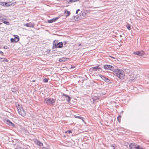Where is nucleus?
Wrapping results in <instances>:
<instances>
[{"instance_id":"nucleus-37","label":"nucleus","mask_w":149,"mask_h":149,"mask_svg":"<svg viewBox=\"0 0 149 149\" xmlns=\"http://www.w3.org/2000/svg\"><path fill=\"white\" fill-rule=\"evenodd\" d=\"M66 43H67V42H66V41H65V42H64V44H65H65Z\"/></svg>"},{"instance_id":"nucleus-24","label":"nucleus","mask_w":149,"mask_h":149,"mask_svg":"<svg viewBox=\"0 0 149 149\" xmlns=\"http://www.w3.org/2000/svg\"><path fill=\"white\" fill-rule=\"evenodd\" d=\"M121 118V116L120 115H119L117 117V120L119 123L120 122Z\"/></svg>"},{"instance_id":"nucleus-15","label":"nucleus","mask_w":149,"mask_h":149,"mask_svg":"<svg viewBox=\"0 0 149 149\" xmlns=\"http://www.w3.org/2000/svg\"><path fill=\"white\" fill-rule=\"evenodd\" d=\"M65 14H67V15H65V16L66 17H68V16L70 14V11H67L66 10H65Z\"/></svg>"},{"instance_id":"nucleus-11","label":"nucleus","mask_w":149,"mask_h":149,"mask_svg":"<svg viewBox=\"0 0 149 149\" xmlns=\"http://www.w3.org/2000/svg\"><path fill=\"white\" fill-rule=\"evenodd\" d=\"M63 96H65L66 98H67L66 100L68 102H69L70 101L71 98L68 95L65 94L64 93H63Z\"/></svg>"},{"instance_id":"nucleus-43","label":"nucleus","mask_w":149,"mask_h":149,"mask_svg":"<svg viewBox=\"0 0 149 149\" xmlns=\"http://www.w3.org/2000/svg\"><path fill=\"white\" fill-rule=\"evenodd\" d=\"M45 149H49V148H45Z\"/></svg>"},{"instance_id":"nucleus-28","label":"nucleus","mask_w":149,"mask_h":149,"mask_svg":"<svg viewBox=\"0 0 149 149\" xmlns=\"http://www.w3.org/2000/svg\"><path fill=\"white\" fill-rule=\"evenodd\" d=\"M31 24L30 23H27L26 24V26L27 27H31Z\"/></svg>"},{"instance_id":"nucleus-19","label":"nucleus","mask_w":149,"mask_h":149,"mask_svg":"<svg viewBox=\"0 0 149 149\" xmlns=\"http://www.w3.org/2000/svg\"><path fill=\"white\" fill-rule=\"evenodd\" d=\"M37 145L40 146H42L43 145L42 143L38 141H37Z\"/></svg>"},{"instance_id":"nucleus-13","label":"nucleus","mask_w":149,"mask_h":149,"mask_svg":"<svg viewBox=\"0 0 149 149\" xmlns=\"http://www.w3.org/2000/svg\"><path fill=\"white\" fill-rule=\"evenodd\" d=\"M7 18L5 16L3 15H1V16H0V20H1L3 22Z\"/></svg>"},{"instance_id":"nucleus-38","label":"nucleus","mask_w":149,"mask_h":149,"mask_svg":"<svg viewBox=\"0 0 149 149\" xmlns=\"http://www.w3.org/2000/svg\"><path fill=\"white\" fill-rule=\"evenodd\" d=\"M81 45V44H79L78 45V46H80Z\"/></svg>"},{"instance_id":"nucleus-40","label":"nucleus","mask_w":149,"mask_h":149,"mask_svg":"<svg viewBox=\"0 0 149 149\" xmlns=\"http://www.w3.org/2000/svg\"><path fill=\"white\" fill-rule=\"evenodd\" d=\"M3 48H4V49H6V48H5V46L3 47Z\"/></svg>"},{"instance_id":"nucleus-21","label":"nucleus","mask_w":149,"mask_h":149,"mask_svg":"<svg viewBox=\"0 0 149 149\" xmlns=\"http://www.w3.org/2000/svg\"><path fill=\"white\" fill-rule=\"evenodd\" d=\"M135 149H143V148L140 146L138 145L137 146H136Z\"/></svg>"},{"instance_id":"nucleus-1","label":"nucleus","mask_w":149,"mask_h":149,"mask_svg":"<svg viewBox=\"0 0 149 149\" xmlns=\"http://www.w3.org/2000/svg\"><path fill=\"white\" fill-rule=\"evenodd\" d=\"M114 72L116 74V76L118 78L120 79H124L125 72L123 70L116 68Z\"/></svg>"},{"instance_id":"nucleus-10","label":"nucleus","mask_w":149,"mask_h":149,"mask_svg":"<svg viewBox=\"0 0 149 149\" xmlns=\"http://www.w3.org/2000/svg\"><path fill=\"white\" fill-rule=\"evenodd\" d=\"M136 145L135 143H131L129 146V148L131 149H135Z\"/></svg>"},{"instance_id":"nucleus-5","label":"nucleus","mask_w":149,"mask_h":149,"mask_svg":"<svg viewBox=\"0 0 149 149\" xmlns=\"http://www.w3.org/2000/svg\"><path fill=\"white\" fill-rule=\"evenodd\" d=\"M133 54L139 56H142L144 54V52L143 51H138L134 52Z\"/></svg>"},{"instance_id":"nucleus-25","label":"nucleus","mask_w":149,"mask_h":149,"mask_svg":"<svg viewBox=\"0 0 149 149\" xmlns=\"http://www.w3.org/2000/svg\"><path fill=\"white\" fill-rule=\"evenodd\" d=\"M9 5L8 3L7 2H4L3 3V6H8Z\"/></svg>"},{"instance_id":"nucleus-30","label":"nucleus","mask_w":149,"mask_h":149,"mask_svg":"<svg viewBox=\"0 0 149 149\" xmlns=\"http://www.w3.org/2000/svg\"><path fill=\"white\" fill-rule=\"evenodd\" d=\"M16 106L17 109H19V108L21 107H22L21 106H20V105L19 104H17V105H16Z\"/></svg>"},{"instance_id":"nucleus-22","label":"nucleus","mask_w":149,"mask_h":149,"mask_svg":"<svg viewBox=\"0 0 149 149\" xmlns=\"http://www.w3.org/2000/svg\"><path fill=\"white\" fill-rule=\"evenodd\" d=\"M126 26L127 28L129 30H130L131 29V26L130 24H127L126 25Z\"/></svg>"},{"instance_id":"nucleus-35","label":"nucleus","mask_w":149,"mask_h":149,"mask_svg":"<svg viewBox=\"0 0 149 149\" xmlns=\"http://www.w3.org/2000/svg\"><path fill=\"white\" fill-rule=\"evenodd\" d=\"M80 11V9H77V10H76V14L78 13V11Z\"/></svg>"},{"instance_id":"nucleus-9","label":"nucleus","mask_w":149,"mask_h":149,"mask_svg":"<svg viewBox=\"0 0 149 149\" xmlns=\"http://www.w3.org/2000/svg\"><path fill=\"white\" fill-rule=\"evenodd\" d=\"M6 123L7 124L10 125V126L14 127L15 126V125L12 122H11L10 120H6Z\"/></svg>"},{"instance_id":"nucleus-46","label":"nucleus","mask_w":149,"mask_h":149,"mask_svg":"<svg viewBox=\"0 0 149 149\" xmlns=\"http://www.w3.org/2000/svg\"><path fill=\"white\" fill-rule=\"evenodd\" d=\"M75 68V67H74H74H73V68Z\"/></svg>"},{"instance_id":"nucleus-14","label":"nucleus","mask_w":149,"mask_h":149,"mask_svg":"<svg viewBox=\"0 0 149 149\" xmlns=\"http://www.w3.org/2000/svg\"><path fill=\"white\" fill-rule=\"evenodd\" d=\"M58 48H60L62 47L63 46V43L62 42H58Z\"/></svg>"},{"instance_id":"nucleus-16","label":"nucleus","mask_w":149,"mask_h":149,"mask_svg":"<svg viewBox=\"0 0 149 149\" xmlns=\"http://www.w3.org/2000/svg\"><path fill=\"white\" fill-rule=\"evenodd\" d=\"M0 60L1 62H4L5 61L6 62H7L8 61L7 59L5 58H0Z\"/></svg>"},{"instance_id":"nucleus-2","label":"nucleus","mask_w":149,"mask_h":149,"mask_svg":"<svg viewBox=\"0 0 149 149\" xmlns=\"http://www.w3.org/2000/svg\"><path fill=\"white\" fill-rule=\"evenodd\" d=\"M55 102V100L50 98H45L44 99V102L48 105H53Z\"/></svg>"},{"instance_id":"nucleus-4","label":"nucleus","mask_w":149,"mask_h":149,"mask_svg":"<svg viewBox=\"0 0 149 149\" xmlns=\"http://www.w3.org/2000/svg\"><path fill=\"white\" fill-rule=\"evenodd\" d=\"M17 110L18 111L19 113L22 116H24L26 115L25 112L22 107L19 108Z\"/></svg>"},{"instance_id":"nucleus-41","label":"nucleus","mask_w":149,"mask_h":149,"mask_svg":"<svg viewBox=\"0 0 149 149\" xmlns=\"http://www.w3.org/2000/svg\"><path fill=\"white\" fill-rule=\"evenodd\" d=\"M32 81V82H35V80H33Z\"/></svg>"},{"instance_id":"nucleus-42","label":"nucleus","mask_w":149,"mask_h":149,"mask_svg":"<svg viewBox=\"0 0 149 149\" xmlns=\"http://www.w3.org/2000/svg\"><path fill=\"white\" fill-rule=\"evenodd\" d=\"M73 68L72 66V65L71 66V68Z\"/></svg>"},{"instance_id":"nucleus-3","label":"nucleus","mask_w":149,"mask_h":149,"mask_svg":"<svg viewBox=\"0 0 149 149\" xmlns=\"http://www.w3.org/2000/svg\"><path fill=\"white\" fill-rule=\"evenodd\" d=\"M104 68L105 69L110 70L114 72L116 68L110 65H105L104 66Z\"/></svg>"},{"instance_id":"nucleus-20","label":"nucleus","mask_w":149,"mask_h":149,"mask_svg":"<svg viewBox=\"0 0 149 149\" xmlns=\"http://www.w3.org/2000/svg\"><path fill=\"white\" fill-rule=\"evenodd\" d=\"M14 39L16 40V42H17L19 41V36H18L16 35V36L15 37Z\"/></svg>"},{"instance_id":"nucleus-27","label":"nucleus","mask_w":149,"mask_h":149,"mask_svg":"<svg viewBox=\"0 0 149 149\" xmlns=\"http://www.w3.org/2000/svg\"><path fill=\"white\" fill-rule=\"evenodd\" d=\"M48 79H46V78H45L43 79V81L44 82L46 83V82H48Z\"/></svg>"},{"instance_id":"nucleus-39","label":"nucleus","mask_w":149,"mask_h":149,"mask_svg":"<svg viewBox=\"0 0 149 149\" xmlns=\"http://www.w3.org/2000/svg\"><path fill=\"white\" fill-rule=\"evenodd\" d=\"M120 37H122V36L121 35H120Z\"/></svg>"},{"instance_id":"nucleus-33","label":"nucleus","mask_w":149,"mask_h":149,"mask_svg":"<svg viewBox=\"0 0 149 149\" xmlns=\"http://www.w3.org/2000/svg\"><path fill=\"white\" fill-rule=\"evenodd\" d=\"M82 15L84 16L86 15V13H85L83 12V13H82Z\"/></svg>"},{"instance_id":"nucleus-8","label":"nucleus","mask_w":149,"mask_h":149,"mask_svg":"<svg viewBox=\"0 0 149 149\" xmlns=\"http://www.w3.org/2000/svg\"><path fill=\"white\" fill-rule=\"evenodd\" d=\"M102 79L106 82L109 83L110 80L108 78H106L105 76L101 75L100 76Z\"/></svg>"},{"instance_id":"nucleus-44","label":"nucleus","mask_w":149,"mask_h":149,"mask_svg":"<svg viewBox=\"0 0 149 149\" xmlns=\"http://www.w3.org/2000/svg\"><path fill=\"white\" fill-rule=\"evenodd\" d=\"M76 18H77V19L78 18V17H76Z\"/></svg>"},{"instance_id":"nucleus-34","label":"nucleus","mask_w":149,"mask_h":149,"mask_svg":"<svg viewBox=\"0 0 149 149\" xmlns=\"http://www.w3.org/2000/svg\"><path fill=\"white\" fill-rule=\"evenodd\" d=\"M0 53L2 55H3V53L2 51H0Z\"/></svg>"},{"instance_id":"nucleus-17","label":"nucleus","mask_w":149,"mask_h":149,"mask_svg":"<svg viewBox=\"0 0 149 149\" xmlns=\"http://www.w3.org/2000/svg\"><path fill=\"white\" fill-rule=\"evenodd\" d=\"M74 117L75 118H79L80 119H81V120H82L84 122V118L83 117H81V116H76V115H75L74 116Z\"/></svg>"},{"instance_id":"nucleus-7","label":"nucleus","mask_w":149,"mask_h":149,"mask_svg":"<svg viewBox=\"0 0 149 149\" xmlns=\"http://www.w3.org/2000/svg\"><path fill=\"white\" fill-rule=\"evenodd\" d=\"M91 69L94 71H97V70L99 71V70H101L102 68L100 67L99 65L96 67H93L91 68Z\"/></svg>"},{"instance_id":"nucleus-45","label":"nucleus","mask_w":149,"mask_h":149,"mask_svg":"<svg viewBox=\"0 0 149 149\" xmlns=\"http://www.w3.org/2000/svg\"><path fill=\"white\" fill-rule=\"evenodd\" d=\"M2 24V23H0V24Z\"/></svg>"},{"instance_id":"nucleus-23","label":"nucleus","mask_w":149,"mask_h":149,"mask_svg":"<svg viewBox=\"0 0 149 149\" xmlns=\"http://www.w3.org/2000/svg\"><path fill=\"white\" fill-rule=\"evenodd\" d=\"M10 41L11 42H16V40L14 38H11Z\"/></svg>"},{"instance_id":"nucleus-36","label":"nucleus","mask_w":149,"mask_h":149,"mask_svg":"<svg viewBox=\"0 0 149 149\" xmlns=\"http://www.w3.org/2000/svg\"><path fill=\"white\" fill-rule=\"evenodd\" d=\"M16 149H21V148L20 147H18Z\"/></svg>"},{"instance_id":"nucleus-31","label":"nucleus","mask_w":149,"mask_h":149,"mask_svg":"<svg viewBox=\"0 0 149 149\" xmlns=\"http://www.w3.org/2000/svg\"><path fill=\"white\" fill-rule=\"evenodd\" d=\"M67 132H68L69 134H70V133H72V131H71L70 130H68V131H67L65 132V133H66Z\"/></svg>"},{"instance_id":"nucleus-6","label":"nucleus","mask_w":149,"mask_h":149,"mask_svg":"<svg viewBox=\"0 0 149 149\" xmlns=\"http://www.w3.org/2000/svg\"><path fill=\"white\" fill-rule=\"evenodd\" d=\"M58 40H55L54 41L53 43L52 49L58 48Z\"/></svg>"},{"instance_id":"nucleus-32","label":"nucleus","mask_w":149,"mask_h":149,"mask_svg":"<svg viewBox=\"0 0 149 149\" xmlns=\"http://www.w3.org/2000/svg\"><path fill=\"white\" fill-rule=\"evenodd\" d=\"M11 91L13 92H15L16 91V90L14 88H12L11 89Z\"/></svg>"},{"instance_id":"nucleus-12","label":"nucleus","mask_w":149,"mask_h":149,"mask_svg":"<svg viewBox=\"0 0 149 149\" xmlns=\"http://www.w3.org/2000/svg\"><path fill=\"white\" fill-rule=\"evenodd\" d=\"M58 19V17L54 18L52 19L48 20V22L49 23H52L56 21Z\"/></svg>"},{"instance_id":"nucleus-29","label":"nucleus","mask_w":149,"mask_h":149,"mask_svg":"<svg viewBox=\"0 0 149 149\" xmlns=\"http://www.w3.org/2000/svg\"><path fill=\"white\" fill-rule=\"evenodd\" d=\"M79 0H69V3H70V2H72L74 1H78Z\"/></svg>"},{"instance_id":"nucleus-18","label":"nucleus","mask_w":149,"mask_h":149,"mask_svg":"<svg viewBox=\"0 0 149 149\" xmlns=\"http://www.w3.org/2000/svg\"><path fill=\"white\" fill-rule=\"evenodd\" d=\"M66 58H65L63 57L59 59V61L60 62H63L66 60L65 59Z\"/></svg>"},{"instance_id":"nucleus-26","label":"nucleus","mask_w":149,"mask_h":149,"mask_svg":"<svg viewBox=\"0 0 149 149\" xmlns=\"http://www.w3.org/2000/svg\"><path fill=\"white\" fill-rule=\"evenodd\" d=\"M3 22L5 24H7V25H9L10 24V23L9 22H7V21H3Z\"/></svg>"}]
</instances>
